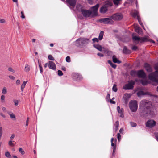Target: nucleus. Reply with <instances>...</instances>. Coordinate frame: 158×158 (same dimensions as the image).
Segmentation results:
<instances>
[{"label": "nucleus", "instance_id": "obj_5", "mask_svg": "<svg viewBox=\"0 0 158 158\" xmlns=\"http://www.w3.org/2000/svg\"><path fill=\"white\" fill-rule=\"evenodd\" d=\"M156 70L155 73H150L148 76L149 78L156 82L158 83V65H156L155 67Z\"/></svg>", "mask_w": 158, "mask_h": 158}, {"label": "nucleus", "instance_id": "obj_24", "mask_svg": "<svg viewBox=\"0 0 158 158\" xmlns=\"http://www.w3.org/2000/svg\"><path fill=\"white\" fill-rule=\"evenodd\" d=\"M125 96L124 97V98L126 100H127L129 99L131 97V94H124Z\"/></svg>", "mask_w": 158, "mask_h": 158}, {"label": "nucleus", "instance_id": "obj_54", "mask_svg": "<svg viewBox=\"0 0 158 158\" xmlns=\"http://www.w3.org/2000/svg\"><path fill=\"white\" fill-rule=\"evenodd\" d=\"M21 18H25V17L23 13V11L21 12Z\"/></svg>", "mask_w": 158, "mask_h": 158}, {"label": "nucleus", "instance_id": "obj_8", "mask_svg": "<svg viewBox=\"0 0 158 158\" xmlns=\"http://www.w3.org/2000/svg\"><path fill=\"white\" fill-rule=\"evenodd\" d=\"M131 74L132 76H135L137 75L139 77L144 78L146 76L143 70H140L138 71H132L131 72Z\"/></svg>", "mask_w": 158, "mask_h": 158}, {"label": "nucleus", "instance_id": "obj_47", "mask_svg": "<svg viewBox=\"0 0 158 158\" xmlns=\"http://www.w3.org/2000/svg\"><path fill=\"white\" fill-rule=\"evenodd\" d=\"M2 134V127H0V137H1Z\"/></svg>", "mask_w": 158, "mask_h": 158}, {"label": "nucleus", "instance_id": "obj_35", "mask_svg": "<svg viewBox=\"0 0 158 158\" xmlns=\"http://www.w3.org/2000/svg\"><path fill=\"white\" fill-rule=\"evenodd\" d=\"M103 51H104V52H107V53L108 54V55H110L112 54V52L111 51H106L105 50H104Z\"/></svg>", "mask_w": 158, "mask_h": 158}, {"label": "nucleus", "instance_id": "obj_37", "mask_svg": "<svg viewBox=\"0 0 158 158\" xmlns=\"http://www.w3.org/2000/svg\"><path fill=\"white\" fill-rule=\"evenodd\" d=\"M9 114L11 118H15V114L13 113H9Z\"/></svg>", "mask_w": 158, "mask_h": 158}, {"label": "nucleus", "instance_id": "obj_64", "mask_svg": "<svg viewBox=\"0 0 158 158\" xmlns=\"http://www.w3.org/2000/svg\"><path fill=\"white\" fill-rule=\"evenodd\" d=\"M48 65V64L47 63H46L45 64L44 67L45 68H46Z\"/></svg>", "mask_w": 158, "mask_h": 158}, {"label": "nucleus", "instance_id": "obj_36", "mask_svg": "<svg viewBox=\"0 0 158 158\" xmlns=\"http://www.w3.org/2000/svg\"><path fill=\"white\" fill-rule=\"evenodd\" d=\"M8 144L9 145L11 146H14L15 145V144L13 143V141L11 140L9 141Z\"/></svg>", "mask_w": 158, "mask_h": 158}, {"label": "nucleus", "instance_id": "obj_55", "mask_svg": "<svg viewBox=\"0 0 158 158\" xmlns=\"http://www.w3.org/2000/svg\"><path fill=\"white\" fill-rule=\"evenodd\" d=\"M97 55H98V56H100V57H103V56H104V55H103V54H101V53H98L97 54Z\"/></svg>", "mask_w": 158, "mask_h": 158}, {"label": "nucleus", "instance_id": "obj_44", "mask_svg": "<svg viewBox=\"0 0 158 158\" xmlns=\"http://www.w3.org/2000/svg\"><path fill=\"white\" fill-rule=\"evenodd\" d=\"M9 71H11L13 73H15V71L11 67H9L8 69Z\"/></svg>", "mask_w": 158, "mask_h": 158}, {"label": "nucleus", "instance_id": "obj_16", "mask_svg": "<svg viewBox=\"0 0 158 158\" xmlns=\"http://www.w3.org/2000/svg\"><path fill=\"white\" fill-rule=\"evenodd\" d=\"M135 31L136 32L138 33L140 35H143V32L142 31L141 29L138 26H136L135 28Z\"/></svg>", "mask_w": 158, "mask_h": 158}, {"label": "nucleus", "instance_id": "obj_60", "mask_svg": "<svg viewBox=\"0 0 158 158\" xmlns=\"http://www.w3.org/2000/svg\"><path fill=\"white\" fill-rule=\"evenodd\" d=\"M18 104V102L17 101H15V106H17Z\"/></svg>", "mask_w": 158, "mask_h": 158}, {"label": "nucleus", "instance_id": "obj_15", "mask_svg": "<svg viewBox=\"0 0 158 158\" xmlns=\"http://www.w3.org/2000/svg\"><path fill=\"white\" fill-rule=\"evenodd\" d=\"M48 67L50 69L55 70L56 69V65L55 63L52 61H49L48 63Z\"/></svg>", "mask_w": 158, "mask_h": 158}, {"label": "nucleus", "instance_id": "obj_41", "mask_svg": "<svg viewBox=\"0 0 158 158\" xmlns=\"http://www.w3.org/2000/svg\"><path fill=\"white\" fill-rule=\"evenodd\" d=\"M48 58L49 59L51 60H54V58L51 55H48Z\"/></svg>", "mask_w": 158, "mask_h": 158}, {"label": "nucleus", "instance_id": "obj_9", "mask_svg": "<svg viewBox=\"0 0 158 158\" xmlns=\"http://www.w3.org/2000/svg\"><path fill=\"white\" fill-rule=\"evenodd\" d=\"M110 18H102L99 20V21L102 23L107 24H112L114 23L113 21Z\"/></svg>", "mask_w": 158, "mask_h": 158}, {"label": "nucleus", "instance_id": "obj_63", "mask_svg": "<svg viewBox=\"0 0 158 158\" xmlns=\"http://www.w3.org/2000/svg\"><path fill=\"white\" fill-rule=\"evenodd\" d=\"M62 69L64 71H65L66 70V69L65 67H62Z\"/></svg>", "mask_w": 158, "mask_h": 158}, {"label": "nucleus", "instance_id": "obj_27", "mask_svg": "<svg viewBox=\"0 0 158 158\" xmlns=\"http://www.w3.org/2000/svg\"><path fill=\"white\" fill-rule=\"evenodd\" d=\"M132 15H133V17H134L135 18H136L137 17L138 19V21H139V15L138 14V13L137 12H135Z\"/></svg>", "mask_w": 158, "mask_h": 158}, {"label": "nucleus", "instance_id": "obj_30", "mask_svg": "<svg viewBox=\"0 0 158 158\" xmlns=\"http://www.w3.org/2000/svg\"><path fill=\"white\" fill-rule=\"evenodd\" d=\"M7 88L6 87H4L2 89V93L3 94H5L7 93Z\"/></svg>", "mask_w": 158, "mask_h": 158}, {"label": "nucleus", "instance_id": "obj_10", "mask_svg": "<svg viewBox=\"0 0 158 158\" xmlns=\"http://www.w3.org/2000/svg\"><path fill=\"white\" fill-rule=\"evenodd\" d=\"M156 122L153 119L148 120L146 123V126L150 128H152L155 126L156 124Z\"/></svg>", "mask_w": 158, "mask_h": 158}, {"label": "nucleus", "instance_id": "obj_18", "mask_svg": "<svg viewBox=\"0 0 158 158\" xmlns=\"http://www.w3.org/2000/svg\"><path fill=\"white\" fill-rule=\"evenodd\" d=\"M94 47L100 51H102V49H104V47L102 48L101 46L98 44H94Z\"/></svg>", "mask_w": 158, "mask_h": 158}, {"label": "nucleus", "instance_id": "obj_7", "mask_svg": "<svg viewBox=\"0 0 158 158\" xmlns=\"http://www.w3.org/2000/svg\"><path fill=\"white\" fill-rule=\"evenodd\" d=\"M112 5V3L110 0L107 1L106 4L100 8V12L102 13H106L108 10V6H111Z\"/></svg>", "mask_w": 158, "mask_h": 158}, {"label": "nucleus", "instance_id": "obj_23", "mask_svg": "<svg viewBox=\"0 0 158 158\" xmlns=\"http://www.w3.org/2000/svg\"><path fill=\"white\" fill-rule=\"evenodd\" d=\"M27 82V81H24L23 83L22 84L21 87V89L22 92L23 91Z\"/></svg>", "mask_w": 158, "mask_h": 158}, {"label": "nucleus", "instance_id": "obj_25", "mask_svg": "<svg viewBox=\"0 0 158 158\" xmlns=\"http://www.w3.org/2000/svg\"><path fill=\"white\" fill-rule=\"evenodd\" d=\"M103 35H104L103 31H101L100 32V33H99V36L98 37V39L99 40H101L102 39Z\"/></svg>", "mask_w": 158, "mask_h": 158}, {"label": "nucleus", "instance_id": "obj_1", "mask_svg": "<svg viewBox=\"0 0 158 158\" xmlns=\"http://www.w3.org/2000/svg\"><path fill=\"white\" fill-rule=\"evenodd\" d=\"M139 106L143 109L141 113L144 117L149 116L152 117L156 114V108L152 105L151 102L148 100H144L141 101L140 103Z\"/></svg>", "mask_w": 158, "mask_h": 158}, {"label": "nucleus", "instance_id": "obj_53", "mask_svg": "<svg viewBox=\"0 0 158 158\" xmlns=\"http://www.w3.org/2000/svg\"><path fill=\"white\" fill-rule=\"evenodd\" d=\"M15 137V135L14 134H12L11 137H10V139L11 140H12L14 139V138Z\"/></svg>", "mask_w": 158, "mask_h": 158}, {"label": "nucleus", "instance_id": "obj_3", "mask_svg": "<svg viewBox=\"0 0 158 158\" xmlns=\"http://www.w3.org/2000/svg\"><path fill=\"white\" fill-rule=\"evenodd\" d=\"M132 40L133 42L136 44L139 43L147 41H150L153 43H154V41L153 40L148 39L147 37H139L137 36H134L132 35Z\"/></svg>", "mask_w": 158, "mask_h": 158}, {"label": "nucleus", "instance_id": "obj_14", "mask_svg": "<svg viewBox=\"0 0 158 158\" xmlns=\"http://www.w3.org/2000/svg\"><path fill=\"white\" fill-rule=\"evenodd\" d=\"M117 109L118 113V115L121 117H123L124 115L123 114V108H120L119 106H118L117 107Z\"/></svg>", "mask_w": 158, "mask_h": 158}, {"label": "nucleus", "instance_id": "obj_17", "mask_svg": "<svg viewBox=\"0 0 158 158\" xmlns=\"http://www.w3.org/2000/svg\"><path fill=\"white\" fill-rule=\"evenodd\" d=\"M147 94L148 95H149L151 96V94L148 92H144L143 91H140L139 92H138L137 93V95L138 97H140L142 95Z\"/></svg>", "mask_w": 158, "mask_h": 158}, {"label": "nucleus", "instance_id": "obj_62", "mask_svg": "<svg viewBox=\"0 0 158 158\" xmlns=\"http://www.w3.org/2000/svg\"><path fill=\"white\" fill-rule=\"evenodd\" d=\"M123 130L122 128H121L119 131V132L121 133H123Z\"/></svg>", "mask_w": 158, "mask_h": 158}, {"label": "nucleus", "instance_id": "obj_45", "mask_svg": "<svg viewBox=\"0 0 158 158\" xmlns=\"http://www.w3.org/2000/svg\"><path fill=\"white\" fill-rule=\"evenodd\" d=\"M121 136L120 134L119 133H118L117 134V138L118 141H120V140L121 139Z\"/></svg>", "mask_w": 158, "mask_h": 158}, {"label": "nucleus", "instance_id": "obj_51", "mask_svg": "<svg viewBox=\"0 0 158 158\" xmlns=\"http://www.w3.org/2000/svg\"><path fill=\"white\" fill-rule=\"evenodd\" d=\"M137 48V47L136 46H134L132 48V49L134 50H136Z\"/></svg>", "mask_w": 158, "mask_h": 158}, {"label": "nucleus", "instance_id": "obj_46", "mask_svg": "<svg viewBox=\"0 0 158 158\" xmlns=\"http://www.w3.org/2000/svg\"><path fill=\"white\" fill-rule=\"evenodd\" d=\"M92 40L94 42H98V39L97 38H94L92 39Z\"/></svg>", "mask_w": 158, "mask_h": 158}, {"label": "nucleus", "instance_id": "obj_19", "mask_svg": "<svg viewBox=\"0 0 158 158\" xmlns=\"http://www.w3.org/2000/svg\"><path fill=\"white\" fill-rule=\"evenodd\" d=\"M144 67L147 72H150L152 71V70L150 66L148 64H145Z\"/></svg>", "mask_w": 158, "mask_h": 158}, {"label": "nucleus", "instance_id": "obj_2", "mask_svg": "<svg viewBox=\"0 0 158 158\" xmlns=\"http://www.w3.org/2000/svg\"><path fill=\"white\" fill-rule=\"evenodd\" d=\"M99 6V5L97 4L91 8V11L84 9L81 10V12L83 16L85 17H89L91 15L92 16H95L97 15V10Z\"/></svg>", "mask_w": 158, "mask_h": 158}, {"label": "nucleus", "instance_id": "obj_42", "mask_svg": "<svg viewBox=\"0 0 158 158\" xmlns=\"http://www.w3.org/2000/svg\"><path fill=\"white\" fill-rule=\"evenodd\" d=\"M5 99V96L2 95L1 96V100L2 102H4Z\"/></svg>", "mask_w": 158, "mask_h": 158}, {"label": "nucleus", "instance_id": "obj_38", "mask_svg": "<svg viewBox=\"0 0 158 158\" xmlns=\"http://www.w3.org/2000/svg\"><path fill=\"white\" fill-rule=\"evenodd\" d=\"M142 84L143 85H147L148 83V82L145 81H141Z\"/></svg>", "mask_w": 158, "mask_h": 158}, {"label": "nucleus", "instance_id": "obj_39", "mask_svg": "<svg viewBox=\"0 0 158 158\" xmlns=\"http://www.w3.org/2000/svg\"><path fill=\"white\" fill-rule=\"evenodd\" d=\"M66 60L67 62H70V58L69 56H67L66 58Z\"/></svg>", "mask_w": 158, "mask_h": 158}, {"label": "nucleus", "instance_id": "obj_52", "mask_svg": "<svg viewBox=\"0 0 158 158\" xmlns=\"http://www.w3.org/2000/svg\"><path fill=\"white\" fill-rule=\"evenodd\" d=\"M9 77L11 80H14L15 79V77L14 76H9Z\"/></svg>", "mask_w": 158, "mask_h": 158}, {"label": "nucleus", "instance_id": "obj_48", "mask_svg": "<svg viewBox=\"0 0 158 158\" xmlns=\"http://www.w3.org/2000/svg\"><path fill=\"white\" fill-rule=\"evenodd\" d=\"M114 140V138H112L111 139V146L114 147L115 145H116L115 144H114V143H113V141Z\"/></svg>", "mask_w": 158, "mask_h": 158}, {"label": "nucleus", "instance_id": "obj_43", "mask_svg": "<svg viewBox=\"0 0 158 158\" xmlns=\"http://www.w3.org/2000/svg\"><path fill=\"white\" fill-rule=\"evenodd\" d=\"M58 74L59 76H61L63 75L62 72L60 70H59L58 71Z\"/></svg>", "mask_w": 158, "mask_h": 158}, {"label": "nucleus", "instance_id": "obj_50", "mask_svg": "<svg viewBox=\"0 0 158 158\" xmlns=\"http://www.w3.org/2000/svg\"><path fill=\"white\" fill-rule=\"evenodd\" d=\"M29 119V117H27V118L26 123V126H27L28 125Z\"/></svg>", "mask_w": 158, "mask_h": 158}, {"label": "nucleus", "instance_id": "obj_31", "mask_svg": "<svg viewBox=\"0 0 158 158\" xmlns=\"http://www.w3.org/2000/svg\"><path fill=\"white\" fill-rule=\"evenodd\" d=\"M123 52L125 53H127L128 52V50L127 49L126 47H124L123 49Z\"/></svg>", "mask_w": 158, "mask_h": 158}, {"label": "nucleus", "instance_id": "obj_61", "mask_svg": "<svg viewBox=\"0 0 158 158\" xmlns=\"http://www.w3.org/2000/svg\"><path fill=\"white\" fill-rule=\"evenodd\" d=\"M0 115L3 118L5 117V116L2 113H0Z\"/></svg>", "mask_w": 158, "mask_h": 158}, {"label": "nucleus", "instance_id": "obj_56", "mask_svg": "<svg viewBox=\"0 0 158 158\" xmlns=\"http://www.w3.org/2000/svg\"><path fill=\"white\" fill-rule=\"evenodd\" d=\"M20 83V81L19 80H17L16 81V84L18 85Z\"/></svg>", "mask_w": 158, "mask_h": 158}, {"label": "nucleus", "instance_id": "obj_57", "mask_svg": "<svg viewBox=\"0 0 158 158\" xmlns=\"http://www.w3.org/2000/svg\"><path fill=\"white\" fill-rule=\"evenodd\" d=\"M110 103H113V104H115V101H113V100H111V99H110Z\"/></svg>", "mask_w": 158, "mask_h": 158}, {"label": "nucleus", "instance_id": "obj_21", "mask_svg": "<svg viewBox=\"0 0 158 158\" xmlns=\"http://www.w3.org/2000/svg\"><path fill=\"white\" fill-rule=\"evenodd\" d=\"M30 70V67L29 65L27 64L25 65L24 68V71L26 72H29Z\"/></svg>", "mask_w": 158, "mask_h": 158}, {"label": "nucleus", "instance_id": "obj_58", "mask_svg": "<svg viewBox=\"0 0 158 158\" xmlns=\"http://www.w3.org/2000/svg\"><path fill=\"white\" fill-rule=\"evenodd\" d=\"M2 110L4 112H6V108L4 107H3L2 108Z\"/></svg>", "mask_w": 158, "mask_h": 158}, {"label": "nucleus", "instance_id": "obj_40", "mask_svg": "<svg viewBox=\"0 0 158 158\" xmlns=\"http://www.w3.org/2000/svg\"><path fill=\"white\" fill-rule=\"evenodd\" d=\"M130 124L131 126L132 127H135L136 125V124L135 123L133 122H131L130 123Z\"/></svg>", "mask_w": 158, "mask_h": 158}, {"label": "nucleus", "instance_id": "obj_28", "mask_svg": "<svg viewBox=\"0 0 158 158\" xmlns=\"http://www.w3.org/2000/svg\"><path fill=\"white\" fill-rule=\"evenodd\" d=\"M5 156L8 158H11V156L8 151H6L5 153Z\"/></svg>", "mask_w": 158, "mask_h": 158}, {"label": "nucleus", "instance_id": "obj_29", "mask_svg": "<svg viewBox=\"0 0 158 158\" xmlns=\"http://www.w3.org/2000/svg\"><path fill=\"white\" fill-rule=\"evenodd\" d=\"M115 131H116L118 129V127H119V122L118 121H116L115 122Z\"/></svg>", "mask_w": 158, "mask_h": 158}, {"label": "nucleus", "instance_id": "obj_59", "mask_svg": "<svg viewBox=\"0 0 158 158\" xmlns=\"http://www.w3.org/2000/svg\"><path fill=\"white\" fill-rule=\"evenodd\" d=\"M88 2L90 4H92L93 3V2L92 0H88Z\"/></svg>", "mask_w": 158, "mask_h": 158}, {"label": "nucleus", "instance_id": "obj_33", "mask_svg": "<svg viewBox=\"0 0 158 158\" xmlns=\"http://www.w3.org/2000/svg\"><path fill=\"white\" fill-rule=\"evenodd\" d=\"M113 90L115 92L117 91V89L116 87V86L114 84L112 88Z\"/></svg>", "mask_w": 158, "mask_h": 158}, {"label": "nucleus", "instance_id": "obj_49", "mask_svg": "<svg viewBox=\"0 0 158 158\" xmlns=\"http://www.w3.org/2000/svg\"><path fill=\"white\" fill-rule=\"evenodd\" d=\"M6 22V21L5 19H2L0 18V23H5Z\"/></svg>", "mask_w": 158, "mask_h": 158}, {"label": "nucleus", "instance_id": "obj_11", "mask_svg": "<svg viewBox=\"0 0 158 158\" xmlns=\"http://www.w3.org/2000/svg\"><path fill=\"white\" fill-rule=\"evenodd\" d=\"M123 17V15L121 13H117L113 15L111 18L114 20L118 21L121 20Z\"/></svg>", "mask_w": 158, "mask_h": 158}, {"label": "nucleus", "instance_id": "obj_13", "mask_svg": "<svg viewBox=\"0 0 158 158\" xmlns=\"http://www.w3.org/2000/svg\"><path fill=\"white\" fill-rule=\"evenodd\" d=\"M76 0H66V2L69 6L73 7L76 3Z\"/></svg>", "mask_w": 158, "mask_h": 158}, {"label": "nucleus", "instance_id": "obj_20", "mask_svg": "<svg viewBox=\"0 0 158 158\" xmlns=\"http://www.w3.org/2000/svg\"><path fill=\"white\" fill-rule=\"evenodd\" d=\"M76 9L78 10L79 12H81V10H83L84 9H82V6L79 4H77L76 6Z\"/></svg>", "mask_w": 158, "mask_h": 158}, {"label": "nucleus", "instance_id": "obj_34", "mask_svg": "<svg viewBox=\"0 0 158 158\" xmlns=\"http://www.w3.org/2000/svg\"><path fill=\"white\" fill-rule=\"evenodd\" d=\"M19 151L22 155H23L25 153V152H24V151L22 149V148H20L19 149Z\"/></svg>", "mask_w": 158, "mask_h": 158}, {"label": "nucleus", "instance_id": "obj_4", "mask_svg": "<svg viewBox=\"0 0 158 158\" xmlns=\"http://www.w3.org/2000/svg\"><path fill=\"white\" fill-rule=\"evenodd\" d=\"M89 39L86 38H80L76 42V45L78 46L83 47L89 43Z\"/></svg>", "mask_w": 158, "mask_h": 158}, {"label": "nucleus", "instance_id": "obj_22", "mask_svg": "<svg viewBox=\"0 0 158 158\" xmlns=\"http://www.w3.org/2000/svg\"><path fill=\"white\" fill-rule=\"evenodd\" d=\"M113 61L115 63L119 64L121 62L117 59L115 56H113L112 57Z\"/></svg>", "mask_w": 158, "mask_h": 158}, {"label": "nucleus", "instance_id": "obj_12", "mask_svg": "<svg viewBox=\"0 0 158 158\" xmlns=\"http://www.w3.org/2000/svg\"><path fill=\"white\" fill-rule=\"evenodd\" d=\"M134 84V82L133 81H131L128 84L124 85L123 87L124 89H133V85Z\"/></svg>", "mask_w": 158, "mask_h": 158}, {"label": "nucleus", "instance_id": "obj_6", "mask_svg": "<svg viewBox=\"0 0 158 158\" xmlns=\"http://www.w3.org/2000/svg\"><path fill=\"white\" fill-rule=\"evenodd\" d=\"M130 108L131 111L135 112L138 108L137 102L135 100L131 101L129 103Z\"/></svg>", "mask_w": 158, "mask_h": 158}, {"label": "nucleus", "instance_id": "obj_26", "mask_svg": "<svg viewBox=\"0 0 158 158\" xmlns=\"http://www.w3.org/2000/svg\"><path fill=\"white\" fill-rule=\"evenodd\" d=\"M108 63L110 64L112 67L114 69H115L116 66L115 64H113L110 60H108Z\"/></svg>", "mask_w": 158, "mask_h": 158}, {"label": "nucleus", "instance_id": "obj_32", "mask_svg": "<svg viewBox=\"0 0 158 158\" xmlns=\"http://www.w3.org/2000/svg\"><path fill=\"white\" fill-rule=\"evenodd\" d=\"M38 64H39V68H40V73H42L43 72V69H42V67L41 65V63H40L39 62V61L38 60Z\"/></svg>", "mask_w": 158, "mask_h": 158}]
</instances>
